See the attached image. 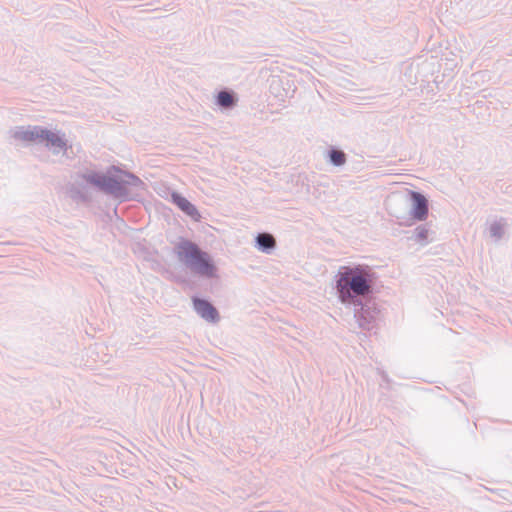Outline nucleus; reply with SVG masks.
I'll return each instance as SVG.
<instances>
[{
	"mask_svg": "<svg viewBox=\"0 0 512 512\" xmlns=\"http://www.w3.org/2000/svg\"><path fill=\"white\" fill-rule=\"evenodd\" d=\"M337 277L336 287L344 303L352 296H364L370 292L371 274L362 266L342 267Z\"/></svg>",
	"mask_w": 512,
	"mask_h": 512,
	"instance_id": "obj_1",
	"label": "nucleus"
},
{
	"mask_svg": "<svg viewBox=\"0 0 512 512\" xmlns=\"http://www.w3.org/2000/svg\"><path fill=\"white\" fill-rule=\"evenodd\" d=\"M177 255L193 273L206 278L217 276V269L212 258L195 243L188 240L181 241L177 246Z\"/></svg>",
	"mask_w": 512,
	"mask_h": 512,
	"instance_id": "obj_2",
	"label": "nucleus"
},
{
	"mask_svg": "<svg viewBox=\"0 0 512 512\" xmlns=\"http://www.w3.org/2000/svg\"><path fill=\"white\" fill-rule=\"evenodd\" d=\"M21 138L27 141H34L38 139L44 140L47 142V145H50L51 147L57 148L59 150L65 148V142L60 136H58L56 133L52 131L45 130L39 127H34L31 130L22 132Z\"/></svg>",
	"mask_w": 512,
	"mask_h": 512,
	"instance_id": "obj_3",
	"label": "nucleus"
},
{
	"mask_svg": "<svg viewBox=\"0 0 512 512\" xmlns=\"http://www.w3.org/2000/svg\"><path fill=\"white\" fill-rule=\"evenodd\" d=\"M411 198L414 202L413 217L419 221H423L428 215L427 199L418 192H411Z\"/></svg>",
	"mask_w": 512,
	"mask_h": 512,
	"instance_id": "obj_4",
	"label": "nucleus"
},
{
	"mask_svg": "<svg viewBox=\"0 0 512 512\" xmlns=\"http://www.w3.org/2000/svg\"><path fill=\"white\" fill-rule=\"evenodd\" d=\"M194 308L207 321L216 322L219 318L217 310L207 301L195 298Z\"/></svg>",
	"mask_w": 512,
	"mask_h": 512,
	"instance_id": "obj_5",
	"label": "nucleus"
},
{
	"mask_svg": "<svg viewBox=\"0 0 512 512\" xmlns=\"http://www.w3.org/2000/svg\"><path fill=\"white\" fill-rule=\"evenodd\" d=\"M88 180L99 186L100 188L107 190L109 192H115L120 189V182L112 177H108L105 175H90Z\"/></svg>",
	"mask_w": 512,
	"mask_h": 512,
	"instance_id": "obj_6",
	"label": "nucleus"
},
{
	"mask_svg": "<svg viewBox=\"0 0 512 512\" xmlns=\"http://www.w3.org/2000/svg\"><path fill=\"white\" fill-rule=\"evenodd\" d=\"M173 202L189 217H191L194 221H200L201 215L196 209V207L190 203L185 197L173 193L172 194Z\"/></svg>",
	"mask_w": 512,
	"mask_h": 512,
	"instance_id": "obj_7",
	"label": "nucleus"
},
{
	"mask_svg": "<svg viewBox=\"0 0 512 512\" xmlns=\"http://www.w3.org/2000/svg\"><path fill=\"white\" fill-rule=\"evenodd\" d=\"M217 103L222 107H230L234 104V99L229 92L221 91L217 96Z\"/></svg>",
	"mask_w": 512,
	"mask_h": 512,
	"instance_id": "obj_8",
	"label": "nucleus"
},
{
	"mask_svg": "<svg viewBox=\"0 0 512 512\" xmlns=\"http://www.w3.org/2000/svg\"><path fill=\"white\" fill-rule=\"evenodd\" d=\"M257 241L260 246L266 249L273 248L275 246V239L270 234H259Z\"/></svg>",
	"mask_w": 512,
	"mask_h": 512,
	"instance_id": "obj_9",
	"label": "nucleus"
},
{
	"mask_svg": "<svg viewBox=\"0 0 512 512\" xmlns=\"http://www.w3.org/2000/svg\"><path fill=\"white\" fill-rule=\"evenodd\" d=\"M330 159L335 165H342L345 163V154L339 150H332L330 153Z\"/></svg>",
	"mask_w": 512,
	"mask_h": 512,
	"instance_id": "obj_10",
	"label": "nucleus"
},
{
	"mask_svg": "<svg viewBox=\"0 0 512 512\" xmlns=\"http://www.w3.org/2000/svg\"><path fill=\"white\" fill-rule=\"evenodd\" d=\"M428 229L424 228V227H420L417 229V233H416V236H417V239L419 241H424L427 239L428 237Z\"/></svg>",
	"mask_w": 512,
	"mask_h": 512,
	"instance_id": "obj_11",
	"label": "nucleus"
},
{
	"mask_svg": "<svg viewBox=\"0 0 512 512\" xmlns=\"http://www.w3.org/2000/svg\"><path fill=\"white\" fill-rule=\"evenodd\" d=\"M490 230L493 236H499L501 232V226L499 224H493Z\"/></svg>",
	"mask_w": 512,
	"mask_h": 512,
	"instance_id": "obj_12",
	"label": "nucleus"
}]
</instances>
